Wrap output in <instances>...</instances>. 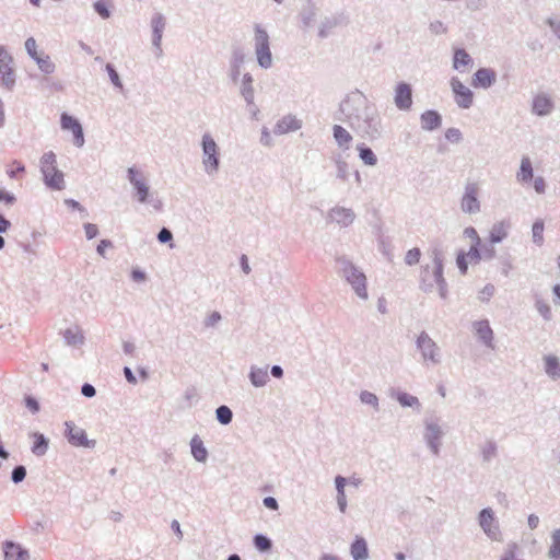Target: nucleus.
I'll use <instances>...</instances> for the list:
<instances>
[{
  "label": "nucleus",
  "mask_w": 560,
  "mask_h": 560,
  "mask_svg": "<svg viewBox=\"0 0 560 560\" xmlns=\"http://www.w3.org/2000/svg\"><path fill=\"white\" fill-rule=\"evenodd\" d=\"M191 455L195 460L205 463L208 458V451L203 445L202 440L198 434H195L190 440Z\"/></svg>",
  "instance_id": "obj_30"
},
{
  "label": "nucleus",
  "mask_w": 560,
  "mask_h": 560,
  "mask_svg": "<svg viewBox=\"0 0 560 560\" xmlns=\"http://www.w3.org/2000/svg\"><path fill=\"white\" fill-rule=\"evenodd\" d=\"M61 128L65 130H71L73 133V143L81 148L84 144V133L80 121L68 115L67 113L61 114L60 117Z\"/></svg>",
  "instance_id": "obj_16"
},
{
  "label": "nucleus",
  "mask_w": 560,
  "mask_h": 560,
  "mask_svg": "<svg viewBox=\"0 0 560 560\" xmlns=\"http://www.w3.org/2000/svg\"><path fill=\"white\" fill-rule=\"evenodd\" d=\"M34 444L32 446V453L36 456H43L48 450V439L42 433H34Z\"/></svg>",
  "instance_id": "obj_40"
},
{
  "label": "nucleus",
  "mask_w": 560,
  "mask_h": 560,
  "mask_svg": "<svg viewBox=\"0 0 560 560\" xmlns=\"http://www.w3.org/2000/svg\"><path fill=\"white\" fill-rule=\"evenodd\" d=\"M25 48L27 54L33 58H37L39 55L36 51V40L33 37H28L25 40Z\"/></svg>",
  "instance_id": "obj_59"
},
{
  "label": "nucleus",
  "mask_w": 560,
  "mask_h": 560,
  "mask_svg": "<svg viewBox=\"0 0 560 560\" xmlns=\"http://www.w3.org/2000/svg\"><path fill=\"white\" fill-rule=\"evenodd\" d=\"M337 167V178L346 182L349 178V165L340 155L334 158Z\"/></svg>",
  "instance_id": "obj_46"
},
{
  "label": "nucleus",
  "mask_w": 560,
  "mask_h": 560,
  "mask_svg": "<svg viewBox=\"0 0 560 560\" xmlns=\"http://www.w3.org/2000/svg\"><path fill=\"white\" fill-rule=\"evenodd\" d=\"M546 24L551 28L553 34L558 37L560 40V21L553 18H548L546 20Z\"/></svg>",
  "instance_id": "obj_62"
},
{
  "label": "nucleus",
  "mask_w": 560,
  "mask_h": 560,
  "mask_svg": "<svg viewBox=\"0 0 560 560\" xmlns=\"http://www.w3.org/2000/svg\"><path fill=\"white\" fill-rule=\"evenodd\" d=\"M11 63V55L3 46H0V80L2 85L8 90H12L15 84V74Z\"/></svg>",
  "instance_id": "obj_12"
},
{
  "label": "nucleus",
  "mask_w": 560,
  "mask_h": 560,
  "mask_svg": "<svg viewBox=\"0 0 560 560\" xmlns=\"http://www.w3.org/2000/svg\"><path fill=\"white\" fill-rule=\"evenodd\" d=\"M328 219L336 222L341 228H348L353 223L355 213L350 208L336 206L329 210Z\"/></svg>",
  "instance_id": "obj_18"
},
{
  "label": "nucleus",
  "mask_w": 560,
  "mask_h": 560,
  "mask_svg": "<svg viewBox=\"0 0 560 560\" xmlns=\"http://www.w3.org/2000/svg\"><path fill=\"white\" fill-rule=\"evenodd\" d=\"M66 435L70 444L74 446H83L93 448L96 444L95 440H89L83 429L75 428L72 422H66Z\"/></svg>",
  "instance_id": "obj_15"
},
{
  "label": "nucleus",
  "mask_w": 560,
  "mask_h": 560,
  "mask_svg": "<svg viewBox=\"0 0 560 560\" xmlns=\"http://www.w3.org/2000/svg\"><path fill=\"white\" fill-rule=\"evenodd\" d=\"M421 128L427 131H433L441 127L442 117L433 109L425 110L420 116Z\"/></svg>",
  "instance_id": "obj_24"
},
{
  "label": "nucleus",
  "mask_w": 560,
  "mask_h": 560,
  "mask_svg": "<svg viewBox=\"0 0 560 560\" xmlns=\"http://www.w3.org/2000/svg\"><path fill=\"white\" fill-rule=\"evenodd\" d=\"M479 188L476 183H468L465 186V192L462 197L460 209L465 213H477L480 211V201L478 199Z\"/></svg>",
  "instance_id": "obj_11"
},
{
  "label": "nucleus",
  "mask_w": 560,
  "mask_h": 560,
  "mask_svg": "<svg viewBox=\"0 0 560 560\" xmlns=\"http://www.w3.org/2000/svg\"><path fill=\"white\" fill-rule=\"evenodd\" d=\"M201 149L203 171L210 176L217 174L220 168V149L208 132L201 138Z\"/></svg>",
  "instance_id": "obj_6"
},
{
  "label": "nucleus",
  "mask_w": 560,
  "mask_h": 560,
  "mask_svg": "<svg viewBox=\"0 0 560 560\" xmlns=\"http://www.w3.org/2000/svg\"><path fill=\"white\" fill-rule=\"evenodd\" d=\"M534 305L536 311L546 322H550L552 319V312L549 303L537 293L534 294Z\"/></svg>",
  "instance_id": "obj_38"
},
{
  "label": "nucleus",
  "mask_w": 560,
  "mask_h": 560,
  "mask_svg": "<svg viewBox=\"0 0 560 560\" xmlns=\"http://www.w3.org/2000/svg\"><path fill=\"white\" fill-rule=\"evenodd\" d=\"M254 31L257 62L262 69H270L272 67V54L270 50L269 35L260 24H255Z\"/></svg>",
  "instance_id": "obj_7"
},
{
  "label": "nucleus",
  "mask_w": 560,
  "mask_h": 560,
  "mask_svg": "<svg viewBox=\"0 0 560 560\" xmlns=\"http://www.w3.org/2000/svg\"><path fill=\"white\" fill-rule=\"evenodd\" d=\"M548 557L551 560H560V528H557L551 534V545L548 550Z\"/></svg>",
  "instance_id": "obj_42"
},
{
  "label": "nucleus",
  "mask_w": 560,
  "mask_h": 560,
  "mask_svg": "<svg viewBox=\"0 0 560 560\" xmlns=\"http://www.w3.org/2000/svg\"><path fill=\"white\" fill-rule=\"evenodd\" d=\"M340 118L352 129L371 139L378 138L382 131L381 117L375 106L359 90L348 93L339 104Z\"/></svg>",
  "instance_id": "obj_1"
},
{
  "label": "nucleus",
  "mask_w": 560,
  "mask_h": 560,
  "mask_svg": "<svg viewBox=\"0 0 560 560\" xmlns=\"http://www.w3.org/2000/svg\"><path fill=\"white\" fill-rule=\"evenodd\" d=\"M429 30L432 34H445L447 32V27L441 21H433L429 24Z\"/></svg>",
  "instance_id": "obj_55"
},
{
  "label": "nucleus",
  "mask_w": 560,
  "mask_h": 560,
  "mask_svg": "<svg viewBox=\"0 0 560 560\" xmlns=\"http://www.w3.org/2000/svg\"><path fill=\"white\" fill-rule=\"evenodd\" d=\"M336 265L338 273L351 285L355 294L360 299L366 300L369 294L365 275L345 256L338 257Z\"/></svg>",
  "instance_id": "obj_3"
},
{
  "label": "nucleus",
  "mask_w": 560,
  "mask_h": 560,
  "mask_svg": "<svg viewBox=\"0 0 560 560\" xmlns=\"http://www.w3.org/2000/svg\"><path fill=\"white\" fill-rule=\"evenodd\" d=\"M544 370L545 373L552 380L557 381L560 378V362L559 359L553 354H547L544 357Z\"/></svg>",
  "instance_id": "obj_29"
},
{
  "label": "nucleus",
  "mask_w": 560,
  "mask_h": 560,
  "mask_svg": "<svg viewBox=\"0 0 560 560\" xmlns=\"http://www.w3.org/2000/svg\"><path fill=\"white\" fill-rule=\"evenodd\" d=\"M93 8L95 12L100 14L103 19H108L110 16V11L103 0L96 1L93 4Z\"/></svg>",
  "instance_id": "obj_53"
},
{
  "label": "nucleus",
  "mask_w": 560,
  "mask_h": 560,
  "mask_svg": "<svg viewBox=\"0 0 560 560\" xmlns=\"http://www.w3.org/2000/svg\"><path fill=\"white\" fill-rule=\"evenodd\" d=\"M553 108L555 103L547 94H537L533 100L532 112L537 116H548Z\"/></svg>",
  "instance_id": "obj_21"
},
{
  "label": "nucleus",
  "mask_w": 560,
  "mask_h": 560,
  "mask_svg": "<svg viewBox=\"0 0 560 560\" xmlns=\"http://www.w3.org/2000/svg\"><path fill=\"white\" fill-rule=\"evenodd\" d=\"M26 477V468L25 466L23 465H18L13 468L12 472H11V480L14 482V483H20L22 482Z\"/></svg>",
  "instance_id": "obj_51"
},
{
  "label": "nucleus",
  "mask_w": 560,
  "mask_h": 560,
  "mask_svg": "<svg viewBox=\"0 0 560 560\" xmlns=\"http://www.w3.org/2000/svg\"><path fill=\"white\" fill-rule=\"evenodd\" d=\"M105 69L107 71V73H108V77H109L110 82L113 83V85L118 88V89H122L121 80H120L119 74L116 71L115 67L112 63H107Z\"/></svg>",
  "instance_id": "obj_50"
},
{
  "label": "nucleus",
  "mask_w": 560,
  "mask_h": 560,
  "mask_svg": "<svg viewBox=\"0 0 560 560\" xmlns=\"http://www.w3.org/2000/svg\"><path fill=\"white\" fill-rule=\"evenodd\" d=\"M245 61V54L241 48H234L230 62V77L233 82H237L241 74L242 65Z\"/></svg>",
  "instance_id": "obj_26"
},
{
  "label": "nucleus",
  "mask_w": 560,
  "mask_h": 560,
  "mask_svg": "<svg viewBox=\"0 0 560 560\" xmlns=\"http://www.w3.org/2000/svg\"><path fill=\"white\" fill-rule=\"evenodd\" d=\"M81 394L86 398H92L96 395V389L92 384L84 383L81 387Z\"/></svg>",
  "instance_id": "obj_64"
},
{
  "label": "nucleus",
  "mask_w": 560,
  "mask_h": 560,
  "mask_svg": "<svg viewBox=\"0 0 560 560\" xmlns=\"http://www.w3.org/2000/svg\"><path fill=\"white\" fill-rule=\"evenodd\" d=\"M474 328L478 336V339L487 347L494 349L493 345V330L487 319L478 320L474 323Z\"/></svg>",
  "instance_id": "obj_22"
},
{
  "label": "nucleus",
  "mask_w": 560,
  "mask_h": 560,
  "mask_svg": "<svg viewBox=\"0 0 560 560\" xmlns=\"http://www.w3.org/2000/svg\"><path fill=\"white\" fill-rule=\"evenodd\" d=\"M481 459L483 463H490L498 456V444L493 440H487L480 446Z\"/></svg>",
  "instance_id": "obj_37"
},
{
  "label": "nucleus",
  "mask_w": 560,
  "mask_h": 560,
  "mask_svg": "<svg viewBox=\"0 0 560 560\" xmlns=\"http://www.w3.org/2000/svg\"><path fill=\"white\" fill-rule=\"evenodd\" d=\"M40 172L43 174L45 185L54 190L65 189V176L57 168L56 154L52 151L44 153L40 158Z\"/></svg>",
  "instance_id": "obj_5"
},
{
  "label": "nucleus",
  "mask_w": 560,
  "mask_h": 560,
  "mask_svg": "<svg viewBox=\"0 0 560 560\" xmlns=\"http://www.w3.org/2000/svg\"><path fill=\"white\" fill-rule=\"evenodd\" d=\"M253 75L250 73H244L241 84V95L245 100L248 106L254 105V88H253Z\"/></svg>",
  "instance_id": "obj_32"
},
{
  "label": "nucleus",
  "mask_w": 560,
  "mask_h": 560,
  "mask_svg": "<svg viewBox=\"0 0 560 560\" xmlns=\"http://www.w3.org/2000/svg\"><path fill=\"white\" fill-rule=\"evenodd\" d=\"M215 417H217V420L223 424V425H228L232 422L233 420V412L231 410L230 407L225 406V405H222L220 407L217 408L215 410Z\"/></svg>",
  "instance_id": "obj_43"
},
{
  "label": "nucleus",
  "mask_w": 560,
  "mask_h": 560,
  "mask_svg": "<svg viewBox=\"0 0 560 560\" xmlns=\"http://www.w3.org/2000/svg\"><path fill=\"white\" fill-rule=\"evenodd\" d=\"M511 224L509 221H500L492 225L490 230V242L492 244L502 242L506 236Z\"/></svg>",
  "instance_id": "obj_34"
},
{
  "label": "nucleus",
  "mask_w": 560,
  "mask_h": 560,
  "mask_svg": "<svg viewBox=\"0 0 560 560\" xmlns=\"http://www.w3.org/2000/svg\"><path fill=\"white\" fill-rule=\"evenodd\" d=\"M221 318V314L214 311L205 319L203 324L206 327H214Z\"/></svg>",
  "instance_id": "obj_61"
},
{
  "label": "nucleus",
  "mask_w": 560,
  "mask_h": 560,
  "mask_svg": "<svg viewBox=\"0 0 560 560\" xmlns=\"http://www.w3.org/2000/svg\"><path fill=\"white\" fill-rule=\"evenodd\" d=\"M474 60L471 56L464 48H456L453 57V68L462 71L463 67L472 66Z\"/></svg>",
  "instance_id": "obj_35"
},
{
  "label": "nucleus",
  "mask_w": 560,
  "mask_h": 560,
  "mask_svg": "<svg viewBox=\"0 0 560 560\" xmlns=\"http://www.w3.org/2000/svg\"><path fill=\"white\" fill-rule=\"evenodd\" d=\"M495 288L493 284H486L483 289L480 291L479 299L481 301H489V299L494 294Z\"/></svg>",
  "instance_id": "obj_60"
},
{
  "label": "nucleus",
  "mask_w": 560,
  "mask_h": 560,
  "mask_svg": "<svg viewBox=\"0 0 560 560\" xmlns=\"http://www.w3.org/2000/svg\"><path fill=\"white\" fill-rule=\"evenodd\" d=\"M127 179L135 189V196L140 203H149L154 210L161 211L163 209V202L153 194H150V187L144 174L136 166L128 167Z\"/></svg>",
  "instance_id": "obj_4"
},
{
  "label": "nucleus",
  "mask_w": 560,
  "mask_h": 560,
  "mask_svg": "<svg viewBox=\"0 0 560 560\" xmlns=\"http://www.w3.org/2000/svg\"><path fill=\"white\" fill-rule=\"evenodd\" d=\"M424 440L428 447L434 455L440 454L441 440L444 432L440 425V419L435 416L425 417L424 419Z\"/></svg>",
  "instance_id": "obj_9"
},
{
  "label": "nucleus",
  "mask_w": 560,
  "mask_h": 560,
  "mask_svg": "<svg viewBox=\"0 0 560 560\" xmlns=\"http://www.w3.org/2000/svg\"><path fill=\"white\" fill-rule=\"evenodd\" d=\"M389 396L394 399H396L400 406L402 407H410L416 409L417 411H420L421 404L418 399V397L410 395L408 393L401 392L396 388H392Z\"/></svg>",
  "instance_id": "obj_23"
},
{
  "label": "nucleus",
  "mask_w": 560,
  "mask_h": 560,
  "mask_svg": "<svg viewBox=\"0 0 560 560\" xmlns=\"http://www.w3.org/2000/svg\"><path fill=\"white\" fill-rule=\"evenodd\" d=\"M332 136L340 149L343 151L349 150L353 140L351 133L340 125H334Z\"/></svg>",
  "instance_id": "obj_28"
},
{
  "label": "nucleus",
  "mask_w": 560,
  "mask_h": 560,
  "mask_svg": "<svg viewBox=\"0 0 560 560\" xmlns=\"http://www.w3.org/2000/svg\"><path fill=\"white\" fill-rule=\"evenodd\" d=\"M466 257H469L470 261L472 264H478L482 256H481V249L479 248V245H477V243H474L471 246H470V249L469 252L466 254Z\"/></svg>",
  "instance_id": "obj_52"
},
{
  "label": "nucleus",
  "mask_w": 560,
  "mask_h": 560,
  "mask_svg": "<svg viewBox=\"0 0 560 560\" xmlns=\"http://www.w3.org/2000/svg\"><path fill=\"white\" fill-rule=\"evenodd\" d=\"M318 8L315 3V0H307L306 4L301 10L299 18L301 20L302 26L304 28L310 27L313 22L315 21V18L317 15Z\"/></svg>",
  "instance_id": "obj_27"
},
{
  "label": "nucleus",
  "mask_w": 560,
  "mask_h": 560,
  "mask_svg": "<svg viewBox=\"0 0 560 560\" xmlns=\"http://www.w3.org/2000/svg\"><path fill=\"white\" fill-rule=\"evenodd\" d=\"M497 81V73L491 68H480L478 69L471 81V85L476 89H489Z\"/></svg>",
  "instance_id": "obj_19"
},
{
  "label": "nucleus",
  "mask_w": 560,
  "mask_h": 560,
  "mask_svg": "<svg viewBox=\"0 0 560 560\" xmlns=\"http://www.w3.org/2000/svg\"><path fill=\"white\" fill-rule=\"evenodd\" d=\"M350 553L353 560H366L369 558L368 544L363 537H357L351 544Z\"/></svg>",
  "instance_id": "obj_33"
},
{
  "label": "nucleus",
  "mask_w": 560,
  "mask_h": 560,
  "mask_svg": "<svg viewBox=\"0 0 560 560\" xmlns=\"http://www.w3.org/2000/svg\"><path fill=\"white\" fill-rule=\"evenodd\" d=\"M301 127H302L301 120L296 119L292 115H287L277 122L273 131L277 135H283L289 131L299 130Z\"/></svg>",
  "instance_id": "obj_25"
},
{
  "label": "nucleus",
  "mask_w": 560,
  "mask_h": 560,
  "mask_svg": "<svg viewBox=\"0 0 560 560\" xmlns=\"http://www.w3.org/2000/svg\"><path fill=\"white\" fill-rule=\"evenodd\" d=\"M2 549L4 560H30L28 551L18 542L5 540Z\"/></svg>",
  "instance_id": "obj_20"
},
{
  "label": "nucleus",
  "mask_w": 560,
  "mask_h": 560,
  "mask_svg": "<svg viewBox=\"0 0 560 560\" xmlns=\"http://www.w3.org/2000/svg\"><path fill=\"white\" fill-rule=\"evenodd\" d=\"M416 345L418 350L421 352V357L424 363H432L436 365L441 362L440 348L436 342L428 335V332H420Z\"/></svg>",
  "instance_id": "obj_10"
},
{
  "label": "nucleus",
  "mask_w": 560,
  "mask_h": 560,
  "mask_svg": "<svg viewBox=\"0 0 560 560\" xmlns=\"http://www.w3.org/2000/svg\"><path fill=\"white\" fill-rule=\"evenodd\" d=\"M421 252L418 247H413L406 253L405 262L408 266L417 265L420 260Z\"/></svg>",
  "instance_id": "obj_49"
},
{
  "label": "nucleus",
  "mask_w": 560,
  "mask_h": 560,
  "mask_svg": "<svg viewBox=\"0 0 560 560\" xmlns=\"http://www.w3.org/2000/svg\"><path fill=\"white\" fill-rule=\"evenodd\" d=\"M255 548L261 552L269 551L272 548V541L262 534H256L253 538Z\"/></svg>",
  "instance_id": "obj_44"
},
{
  "label": "nucleus",
  "mask_w": 560,
  "mask_h": 560,
  "mask_svg": "<svg viewBox=\"0 0 560 560\" xmlns=\"http://www.w3.org/2000/svg\"><path fill=\"white\" fill-rule=\"evenodd\" d=\"M478 524L490 540L498 542L503 540L499 521L491 508H485L479 512Z\"/></svg>",
  "instance_id": "obj_8"
},
{
  "label": "nucleus",
  "mask_w": 560,
  "mask_h": 560,
  "mask_svg": "<svg viewBox=\"0 0 560 560\" xmlns=\"http://www.w3.org/2000/svg\"><path fill=\"white\" fill-rule=\"evenodd\" d=\"M34 60L36 61L40 71H43L44 73L50 74L55 71V63L51 61L49 56H38Z\"/></svg>",
  "instance_id": "obj_45"
},
{
  "label": "nucleus",
  "mask_w": 560,
  "mask_h": 560,
  "mask_svg": "<svg viewBox=\"0 0 560 560\" xmlns=\"http://www.w3.org/2000/svg\"><path fill=\"white\" fill-rule=\"evenodd\" d=\"M430 256L432 265H424L420 271V289L425 293H431L435 289L439 290L441 299L448 295L447 282L444 278V254L443 250L435 246L431 249Z\"/></svg>",
  "instance_id": "obj_2"
},
{
  "label": "nucleus",
  "mask_w": 560,
  "mask_h": 560,
  "mask_svg": "<svg viewBox=\"0 0 560 560\" xmlns=\"http://www.w3.org/2000/svg\"><path fill=\"white\" fill-rule=\"evenodd\" d=\"M394 103L400 110H409L412 106V89L409 83L399 82L395 88Z\"/></svg>",
  "instance_id": "obj_17"
},
{
  "label": "nucleus",
  "mask_w": 560,
  "mask_h": 560,
  "mask_svg": "<svg viewBox=\"0 0 560 560\" xmlns=\"http://www.w3.org/2000/svg\"><path fill=\"white\" fill-rule=\"evenodd\" d=\"M516 544H510L508 545L506 549L504 550L501 560H517L516 559Z\"/></svg>",
  "instance_id": "obj_56"
},
{
  "label": "nucleus",
  "mask_w": 560,
  "mask_h": 560,
  "mask_svg": "<svg viewBox=\"0 0 560 560\" xmlns=\"http://www.w3.org/2000/svg\"><path fill=\"white\" fill-rule=\"evenodd\" d=\"M248 378L255 387L265 386L269 381L267 368H258L256 365L250 366Z\"/></svg>",
  "instance_id": "obj_31"
},
{
  "label": "nucleus",
  "mask_w": 560,
  "mask_h": 560,
  "mask_svg": "<svg viewBox=\"0 0 560 560\" xmlns=\"http://www.w3.org/2000/svg\"><path fill=\"white\" fill-rule=\"evenodd\" d=\"M533 242L540 246L544 243V222L541 220H537L534 222L533 228Z\"/></svg>",
  "instance_id": "obj_47"
},
{
  "label": "nucleus",
  "mask_w": 560,
  "mask_h": 560,
  "mask_svg": "<svg viewBox=\"0 0 560 560\" xmlns=\"http://www.w3.org/2000/svg\"><path fill=\"white\" fill-rule=\"evenodd\" d=\"M85 235L88 240H92L97 236L98 229L96 224L93 223H85L84 224Z\"/></svg>",
  "instance_id": "obj_63"
},
{
  "label": "nucleus",
  "mask_w": 560,
  "mask_h": 560,
  "mask_svg": "<svg viewBox=\"0 0 560 560\" xmlns=\"http://www.w3.org/2000/svg\"><path fill=\"white\" fill-rule=\"evenodd\" d=\"M150 25L152 28V45L155 50V56L161 57L163 55L162 38L166 27V18L162 13L156 12L152 15Z\"/></svg>",
  "instance_id": "obj_13"
},
{
  "label": "nucleus",
  "mask_w": 560,
  "mask_h": 560,
  "mask_svg": "<svg viewBox=\"0 0 560 560\" xmlns=\"http://www.w3.org/2000/svg\"><path fill=\"white\" fill-rule=\"evenodd\" d=\"M533 165L528 156H523L516 178L520 183H529L533 179Z\"/></svg>",
  "instance_id": "obj_36"
},
{
  "label": "nucleus",
  "mask_w": 560,
  "mask_h": 560,
  "mask_svg": "<svg viewBox=\"0 0 560 560\" xmlns=\"http://www.w3.org/2000/svg\"><path fill=\"white\" fill-rule=\"evenodd\" d=\"M445 138L451 142H459L462 140V132L457 128H448L445 131Z\"/></svg>",
  "instance_id": "obj_58"
},
{
  "label": "nucleus",
  "mask_w": 560,
  "mask_h": 560,
  "mask_svg": "<svg viewBox=\"0 0 560 560\" xmlns=\"http://www.w3.org/2000/svg\"><path fill=\"white\" fill-rule=\"evenodd\" d=\"M450 83L457 106L463 109L470 108L474 103V93L456 77H453Z\"/></svg>",
  "instance_id": "obj_14"
},
{
  "label": "nucleus",
  "mask_w": 560,
  "mask_h": 560,
  "mask_svg": "<svg viewBox=\"0 0 560 560\" xmlns=\"http://www.w3.org/2000/svg\"><path fill=\"white\" fill-rule=\"evenodd\" d=\"M456 265L462 275H466L468 270L467 257L464 252H459L456 257Z\"/></svg>",
  "instance_id": "obj_54"
},
{
  "label": "nucleus",
  "mask_w": 560,
  "mask_h": 560,
  "mask_svg": "<svg viewBox=\"0 0 560 560\" xmlns=\"http://www.w3.org/2000/svg\"><path fill=\"white\" fill-rule=\"evenodd\" d=\"M62 335L68 346L75 347L83 345L84 342V336L79 327H75L74 329L68 328L62 332Z\"/></svg>",
  "instance_id": "obj_39"
},
{
  "label": "nucleus",
  "mask_w": 560,
  "mask_h": 560,
  "mask_svg": "<svg viewBox=\"0 0 560 560\" xmlns=\"http://www.w3.org/2000/svg\"><path fill=\"white\" fill-rule=\"evenodd\" d=\"M359 156L365 165L374 166L377 163V158L373 150L364 143L358 144Z\"/></svg>",
  "instance_id": "obj_41"
},
{
  "label": "nucleus",
  "mask_w": 560,
  "mask_h": 560,
  "mask_svg": "<svg viewBox=\"0 0 560 560\" xmlns=\"http://www.w3.org/2000/svg\"><path fill=\"white\" fill-rule=\"evenodd\" d=\"M156 237L161 244H165L173 241V233L167 228H162Z\"/></svg>",
  "instance_id": "obj_57"
},
{
  "label": "nucleus",
  "mask_w": 560,
  "mask_h": 560,
  "mask_svg": "<svg viewBox=\"0 0 560 560\" xmlns=\"http://www.w3.org/2000/svg\"><path fill=\"white\" fill-rule=\"evenodd\" d=\"M360 400L365 404L372 406L376 411L380 409L378 397L369 390H362L360 393Z\"/></svg>",
  "instance_id": "obj_48"
}]
</instances>
